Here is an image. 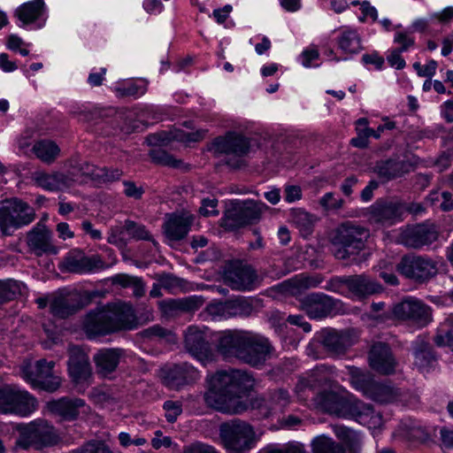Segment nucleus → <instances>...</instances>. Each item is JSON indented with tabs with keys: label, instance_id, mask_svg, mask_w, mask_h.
<instances>
[{
	"label": "nucleus",
	"instance_id": "1",
	"mask_svg": "<svg viewBox=\"0 0 453 453\" xmlns=\"http://www.w3.org/2000/svg\"><path fill=\"white\" fill-rule=\"evenodd\" d=\"M208 383L209 389L204 395L208 406L229 414H240L248 410L242 397L254 386L250 373L242 370L218 371Z\"/></svg>",
	"mask_w": 453,
	"mask_h": 453
},
{
	"label": "nucleus",
	"instance_id": "2",
	"mask_svg": "<svg viewBox=\"0 0 453 453\" xmlns=\"http://www.w3.org/2000/svg\"><path fill=\"white\" fill-rule=\"evenodd\" d=\"M370 237V230L353 221H345L328 234V242L334 257L346 260L362 251Z\"/></svg>",
	"mask_w": 453,
	"mask_h": 453
},
{
	"label": "nucleus",
	"instance_id": "3",
	"mask_svg": "<svg viewBox=\"0 0 453 453\" xmlns=\"http://www.w3.org/2000/svg\"><path fill=\"white\" fill-rule=\"evenodd\" d=\"M219 436L228 453H249L257 441L253 426L241 419L221 424Z\"/></svg>",
	"mask_w": 453,
	"mask_h": 453
},
{
	"label": "nucleus",
	"instance_id": "4",
	"mask_svg": "<svg viewBox=\"0 0 453 453\" xmlns=\"http://www.w3.org/2000/svg\"><path fill=\"white\" fill-rule=\"evenodd\" d=\"M60 440L57 429L46 419H35L27 425L16 441V447L40 449L57 444Z\"/></svg>",
	"mask_w": 453,
	"mask_h": 453
},
{
	"label": "nucleus",
	"instance_id": "5",
	"mask_svg": "<svg viewBox=\"0 0 453 453\" xmlns=\"http://www.w3.org/2000/svg\"><path fill=\"white\" fill-rule=\"evenodd\" d=\"M268 206L260 201L251 199L231 201L225 211L223 226L234 230L258 221Z\"/></svg>",
	"mask_w": 453,
	"mask_h": 453
},
{
	"label": "nucleus",
	"instance_id": "6",
	"mask_svg": "<svg viewBox=\"0 0 453 453\" xmlns=\"http://www.w3.org/2000/svg\"><path fill=\"white\" fill-rule=\"evenodd\" d=\"M54 366V361L40 359L33 364L25 360L20 365V375L33 388L52 393L57 391L62 383L61 377L53 372Z\"/></svg>",
	"mask_w": 453,
	"mask_h": 453
},
{
	"label": "nucleus",
	"instance_id": "7",
	"mask_svg": "<svg viewBox=\"0 0 453 453\" xmlns=\"http://www.w3.org/2000/svg\"><path fill=\"white\" fill-rule=\"evenodd\" d=\"M211 150L215 154L233 156L234 158L226 161V165L232 168H239L242 165V157L250 150V141L242 133L228 131L213 140Z\"/></svg>",
	"mask_w": 453,
	"mask_h": 453
},
{
	"label": "nucleus",
	"instance_id": "8",
	"mask_svg": "<svg viewBox=\"0 0 453 453\" xmlns=\"http://www.w3.org/2000/svg\"><path fill=\"white\" fill-rule=\"evenodd\" d=\"M34 219V209L18 198L5 200L0 205V228L5 235L11 234L12 228L30 224Z\"/></svg>",
	"mask_w": 453,
	"mask_h": 453
},
{
	"label": "nucleus",
	"instance_id": "9",
	"mask_svg": "<svg viewBox=\"0 0 453 453\" xmlns=\"http://www.w3.org/2000/svg\"><path fill=\"white\" fill-rule=\"evenodd\" d=\"M37 408L36 399L14 385L0 388V412L27 416Z\"/></svg>",
	"mask_w": 453,
	"mask_h": 453
},
{
	"label": "nucleus",
	"instance_id": "10",
	"mask_svg": "<svg viewBox=\"0 0 453 453\" xmlns=\"http://www.w3.org/2000/svg\"><path fill=\"white\" fill-rule=\"evenodd\" d=\"M399 273L417 282H425L437 274L436 263L430 257L419 255L403 256L396 265Z\"/></svg>",
	"mask_w": 453,
	"mask_h": 453
},
{
	"label": "nucleus",
	"instance_id": "11",
	"mask_svg": "<svg viewBox=\"0 0 453 453\" xmlns=\"http://www.w3.org/2000/svg\"><path fill=\"white\" fill-rule=\"evenodd\" d=\"M439 237V231L433 223L425 222L401 228L397 242L411 249H422L434 242Z\"/></svg>",
	"mask_w": 453,
	"mask_h": 453
},
{
	"label": "nucleus",
	"instance_id": "12",
	"mask_svg": "<svg viewBox=\"0 0 453 453\" xmlns=\"http://www.w3.org/2000/svg\"><path fill=\"white\" fill-rule=\"evenodd\" d=\"M402 204L391 199H379L367 211L371 224L380 226H391L403 220Z\"/></svg>",
	"mask_w": 453,
	"mask_h": 453
},
{
	"label": "nucleus",
	"instance_id": "13",
	"mask_svg": "<svg viewBox=\"0 0 453 453\" xmlns=\"http://www.w3.org/2000/svg\"><path fill=\"white\" fill-rule=\"evenodd\" d=\"M393 314L400 319L409 320L418 327H423L432 321L431 308L418 299L409 297L396 303Z\"/></svg>",
	"mask_w": 453,
	"mask_h": 453
},
{
	"label": "nucleus",
	"instance_id": "14",
	"mask_svg": "<svg viewBox=\"0 0 453 453\" xmlns=\"http://www.w3.org/2000/svg\"><path fill=\"white\" fill-rule=\"evenodd\" d=\"M186 350L197 361L205 364L213 359V354L209 342L207 328L190 326L184 335Z\"/></svg>",
	"mask_w": 453,
	"mask_h": 453
},
{
	"label": "nucleus",
	"instance_id": "15",
	"mask_svg": "<svg viewBox=\"0 0 453 453\" xmlns=\"http://www.w3.org/2000/svg\"><path fill=\"white\" fill-rule=\"evenodd\" d=\"M107 267L99 255L86 256L81 250H70L62 263V269L68 273H87Z\"/></svg>",
	"mask_w": 453,
	"mask_h": 453
},
{
	"label": "nucleus",
	"instance_id": "16",
	"mask_svg": "<svg viewBox=\"0 0 453 453\" xmlns=\"http://www.w3.org/2000/svg\"><path fill=\"white\" fill-rule=\"evenodd\" d=\"M224 280L232 289L245 291L254 288L257 274L250 265L235 261L226 268Z\"/></svg>",
	"mask_w": 453,
	"mask_h": 453
},
{
	"label": "nucleus",
	"instance_id": "17",
	"mask_svg": "<svg viewBox=\"0 0 453 453\" xmlns=\"http://www.w3.org/2000/svg\"><path fill=\"white\" fill-rule=\"evenodd\" d=\"M250 331L226 330L217 340V351L225 358L241 360L245 343L249 340Z\"/></svg>",
	"mask_w": 453,
	"mask_h": 453
},
{
	"label": "nucleus",
	"instance_id": "18",
	"mask_svg": "<svg viewBox=\"0 0 453 453\" xmlns=\"http://www.w3.org/2000/svg\"><path fill=\"white\" fill-rule=\"evenodd\" d=\"M413 367L423 374L430 373L438 366V356L428 339L418 335L411 343Z\"/></svg>",
	"mask_w": 453,
	"mask_h": 453
},
{
	"label": "nucleus",
	"instance_id": "19",
	"mask_svg": "<svg viewBox=\"0 0 453 453\" xmlns=\"http://www.w3.org/2000/svg\"><path fill=\"white\" fill-rule=\"evenodd\" d=\"M67 372L72 381L78 385L88 382L92 378V368L88 354L78 346L68 348Z\"/></svg>",
	"mask_w": 453,
	"mask_h": 453
},
{
	"label": "nucleus",
	"instance_id": "20",
	"mask_svg": "<svg viewBox=\"0 0 453 453\" xmlns=\"http://www.w3.org/2000/svg\"><path fill=\"white\" fill-rule=\"evenodd\" d=\"M243 349L241 361L251 366L263 365L273 349L268 339L252 332Z\"/></svg>",
	"mask_w": 453,
	"mask_h": 453
},
{
	"label": "nucleus",
	"instance_id": "21",
	"mask_svg": "<svg viewBox=\"0 0 453 453\" xmlns=\"http://www.w3.org/2000/svg\"><path fill=\"white\" fill-rule=\"evenodd\" d=\"M199 377V372L188 363L173 365L162 369L163 382L171 389H179L184 385L197 380Z\"/></svg>",
	"mask_w": 453,
	"mask_h": 453
},
{
	"label": "nucleus",
	"instance_id": "22",
	"mask_svg": "<svg viewBox=\"0 0 453 453\" xmlns=\"http://www.w3.org/2000/svg\"><path fill=\"white\" fill-rule=\"evenodd\" d=\"M368 360L371 368L383 375L395 373L398 365L390 347L382 342L372 346Z\"/></svg>",
	"mask_w": 453,
	"mask_h": 453
},
{
	"label": "nucleus",
	"instance_id": "23",
	"mask_svg": "<svg viewBox=\"0 0 453 453\" xmlns=\"http://www.w3.org/2000/svg\"><path fill=\"white\" fill-rule=\"evenodd\" d=\"M352 397L338 392L324 390L314 396L313 400L322 411L336 417L345 418Z\"/></svg>",
	"mask_w": 453,
	"mask_h": 453
},
{
	"label": "nucleus",
	"instance_id": "24",
	"mask_svg": "<svg viewBox=\"0 0 453 453\" xmlns=\"http://www.w3.org/2000/svg\"><path fill=\"white\" fill-rule=\"evenodd\" d=\"M300 307L311 319H322L332 314L334 300L323 293H311L300 300Z\"/></svg>",
	"mask_w": 453,
	"mask_h": 453
},
{
	"label": "nucleus",
	"instance_id": "25",
	"mask_svg": "<svg viewBox=\"0 0 453 453\" xmlns=\"http://www.w3.org/2000/svg\"><path fill=\"white\" fill-rule=\"evenodd\" d=\"M111 323L106 306H98L88 311L83 321V329L88 338L111 334Z\"/></svg>",
	"mask_w": 453,
	"mask_h": 453
},
{
	"label": "nucleus",
	"instance_id": "26",
	"mask_svg": "<svg viewBox=\"0 0 453 453\" xmlns=\"http://www.w3.org/2000/svg\"><path fill=\"white\" fill-rule=\"evenodd\" d=\"M194 216L188 211L166 214L163 225L164 234L171 241L184 239L190 231Z\"/></svg>",
	"mask_w": 453,
	"mask_h": 453
},
{
	"label": "nucleus",
	"instance_id": "27",
	"mask_svg": "<svg viewBox=\"0 0 453 453\" xmlns=\"http://www.w3.org/2000/svg\"><path fill=\"white\" fill-rule=\"evenodd\" d=\"M27 246L36 256L56 255L58 252V247L53 243L52 234L45 226L37 225L27 237Z\"/></svg>",
	"mask_w": 453,
	"mask_h": 453
},
{
	"label": "nucleus",
	"instance_id": "28",
	"mask_svg": "<svg viewBox=\"0 0 453 453\" xmlns=\"http://www.w3.org/2000/svg\"><path fill=\"white\" fill-rule=\"evenodd\" d=\"M345 418L355 419L359 424L370 429L380 428L382 426V417L373 410L372 405L352 398Z\"/></svg>",
	"mask_w": 453,
	"mask_h": 453
},
{
	"label": "nucleus",
	"instance_id": "29",
	"mask_svg": "<svg viewBox=\"0 0 453 453\" xmlns=\"http://www.w3.org/2000/svg\"><path fill=\"white\" fill-rule=\"evenodd\" d=\"M85 408H88L85 401L78 397H61L47 403L48 411L65 421L77 419Z\"/></svg>",
	"mask_w": 453,
	"mask_h": 453
},
{
	"label": "nucleus",
	"instance_id": "30",
	"mask_svg": "<svg viewBox=\"0 0 453 453\" xmlns=\"http://www.w3.org/2000/svg\"><path fill=\"white\" fill-rule=\"evenodd\" d=\"M84 306L81 296L78 292L59 293L50 303V310L53 316L65 319Z\"/></svg>",
	"mask_w": 453,
	"mask_h": 453
},
{
	"label": "nucleus",
	"instance_id": "31",
	"mask_svg": "<svg viewBox=\"0 0 453 453\" xmlns=\"http://www.w3.org/2000/svg\"><path fill=\"white\" fill-rule=\"evenodd\" d=\"M289 395L287 390L279 389L270 395L268 398L257 396L250 400V405L257 410L263 418H269L274 411H280L288 403Z\"/></svg>",
	"mask_w": 453,
	"mask_h": 453
},
{
	"label": "nucleus",
	"instance_id": "32",
	"mask_svg": "<svg viewBox=\"0 0 453 453\" xmlns=\"http://www.w3.org/2000/svg\"><path fill=\"white\" fill-rule=\"evenodd\" d=\"M124 357L125 349L120 348L99 349L93 357L96 373L103 378L109 377L116 371L121 358Z\"/></svg>",
	"mask_w": 453,
	"mask_h": 453
},
{
	"label": "nucleus",
	"instance_id": "33",
	"mask_svg": "<svg viewBox=\"0 0 453 453\" xmlns=\"http://www.w3.org/2000/svg\"><path fill=\"white\" fill-rule=\"evenodd\" d=\"M335 373L334 367L321 365L312 369L306 377L299 380L296 388L297 393L330 385Z\"/></svg>",
	"mask_w": 453,
	"mask_h": 453
},
{
	"label": "nucleus",
	"instance_id": "34",
	"mask_svg": "<svg viewBox=\"0 0 453 453\" xmlns=\"http://www.w3.org/2000/svg\"><path fill=\"white\" fill-rule=\"evenodd\" d=\"M207 311L215 319L217 318L247 317L253 311L252 305L244 299H234L226 303L210 304Z\"/></svg>",
	"mask_w": 453,
	"mask_h": 453
},
{
	"label": "nucleus",
	"instance_id": "35",
	"mask_svg": "<svg viewBox=\"0 0 453 453\" xmlns=\"http://www.w3.org/2000/svg\"><path fill=\"white\" fill-rule=\"evenodd\" d=\"M109 311L111 334L121 330H131L135 326L136 317L131 305L119 303L106 305Z\"/></svg>",
	"mask_w": 453,
	"mask_h": 453
},
{
	"label": "nucleus",
	"instance_id": "36",
	"mask_svg": "<svg viewBox=\"0 0 453 453\" xmlns=\"http://www.w3.org/2000/svg\"><path fill=\"white\" fill-rule=\"evenodd\" d=\"M203 304L201 296H188L178 299H166L159 302V309L165 316L174 317L180 312H189L198 310Z\"/></svg>",
	"mask_w": 453,
	"mask_h": 453
},
{
	"label": "nucleus",
	"instance_id": "37",
	"mask_svg": "<svg viewBox=\"0 0 453 453\" xmlns=\"http://www.w3.org/2000/svg\"><path fill=\"white\" fill-rule=\"evenodd\" d=\"M410 165L404 160L388 158L377 161L372 168L382 182L400 178L409 172Z\"/></svg>",
	"mask_w": 453,
	"mask_h": 453
},
{
	"label": "nucleus",
	"instance_id": "38",
	"mask_svg": "<svg viewBox=\"0 0 453 453\" xmlns=\"http://www.w3.org/2000/svg\"><path fill=\"white\" fill-rule=\"evenodd\" d=\"M321 274H304L301 273L285 280L281 286L285 292L292 296H298L303 291L317 288L323 281Z\"/></svg>",
	"mask_w": 453,
	"mask_h": 453
},
{
	"label": "nucleus",
	"instance_id": "39",
	"mask_svg": "<svg viewBox=\"0 0 453 453\" xmlns=\"http://www.w3.org/2000/svg\"><path fill=\"white\" fill-rule=\"evenodd\" d=\"M394 436L403 441L424 442L429 439V432L419 421L406 419L398 426Z\"/></svg>",
	"mask_w": 453,
	"mask_h": 453
},
{
	"label": "nucleus",
	"instance_id": "40",
	"mask_svg": "<svg viewBox=\"0 0 453 453\" xmlns=\"http://www.w3.org/2000/svg\"><path fill=\"white\" fill-rule=\"evenodd\" d=\"M346 287L358 298L373 295L382 290L380 284L365 274L347 276Z\"/></svg>",
	"mask_w": 453,
	"mask_h": 453
},
{
	"label": "nucleus",
	"instance_id": "41",
	"mask_svg": "<svg viewBox=\"0 0 453 453\" xmlns=\"http://www.w3.org/2000/svg\"><path fill=\"white\" fill-rule=\"evenodd\" d=\"M33 180L35 184L49 191H58L69 188L72 180L65 174L58 172L46 173L38 171L33 173Z\"/></svg>",
	"mask_w": 453,
	"mask_h": 453
},
{
	"label": "nucleus",
	"instance_id": "42",
	"mask_svg": "<svg viewBox=\"0 0 453 453\" xmlns=\"http://www.w3.org/2000/svg\"><path fill=\"white\" fill-rule=\"evenodd\" d=\"M45 12L43 0H31L19 5L15 10L14 16L21 23L19 27H25L42 18Z\"/></svg>",
	"mask_w": 453,
	"mask_h": 453
},
{
	"label": "nucleus",
	"instance_id": "43",
	"mask_svg": "<svg viewBox=\"0 0 453 453\" xmlns=\"http://www.w3.org/2000/svg\"><path fill=\"white\" fill-rule=\"evenodd\" d=\"M146 140L150 145L157 147L164 143L165 141V134H153L148 135ZM150 156L153 162L159 165L173 167H178L180 165V161L175 159L172 155L161 148L151 149L150 151Z\"/></svg>",
	"mask_w": 453,
	"mask_h": 453
},
{
	"label": "nucleus",
	"instance_id": "44",
	"mask_svg": "<svg viewBox=\"0 0 453 453\" xmlns=\"http://www.w3.org/2000/svg\"><path fill=\"white\" fill-rule=\"evenodd\" d=\"M322 345L331 355L339 356L345 353L350 342L349 335L344 332L328 330L323 335Z\"/></svg>",
	"mask_w": 453,
	"mask_h": 453
},
{
	"label": "nucleus",
	"instance_id": "45",
	"mask_svg": "<svg viewBox=\"0 0 453 453\" xmlns=\"http://www.w3.org/2000/svg\"><path fill=\"white\" fill-rule=\"evenodd\" d=\"M337 44L345 54H357L362 50V40L358 32L350 27H343L340 30Z\"/></svg>",
	"mask_w": 453,
	"mask_h": 453
},
{
	"label": "nucleus",
	"instance_id": "46",
	"mask_svg": "<svg viewBox=\"0 0 453 453\" xmlns=\"http://www.w3.org/2000/svg\"><path fill=\"white\" fill-rule=\"evenodd\" d=\"M398 395V390L391 385L380 383L375 380L366 397L375 402L387 403L395 401Z\"/></svg>",
	"mask_w": 453,
	"mask_h": 453
},
{
	"label": "nucleus",
	"instance_id": "47",
	"mask_svg": "<svg viewBox=\"0 0 453 453\" xmlns=\"http://www.w3.org/2000/svg\"><path fill=\"white\" fill-rule=\"evenodd\" d=\"M291 221L303 237H308L313 232L315 217L302 209H294L290 212Z\"/></svg>",
	"mask_w": 453,
	"mask_h": 453
},
{
	"label": "nucleus",
	"instance_id": "48",
	"mask_svg": "<svg viewBox=\"0 0 453 453\" xmlns=\"http://www.w3.org/2000/svg\"><path fill=\"white\" fill-rule=\"evenodd\" d=\"M348 370L350 376V383L353 388L362 392L363 395L366 396L375 381L372 375L355 366H349Z\"/></svg>",
	"mask_w": 453,
	"mask_h": 453
},
{
	"label": "nucleus",
	"instance_id": "49",
	"mask_svg": "<svg viewBox=\"0 0 453 453\" xmlns=\"http://www.w3.org/2000/svg\"><path fill=\"white\" fill-rule=\"evenodd\" d=\"M311 448L312 453H346L342 444L325 434L314 437L311 441Z\"/></svg>",
	"mask_w": 453,
	"mask_h": 453
},
{
	"label": "nucleus",
	"instance_id": "50",
	"mask_svg": "<svg viewBox=\"0 0 453 453\" xmlns=\"http://www.w3.org/2000/svg\"><path fill=\"white\" fill-rule=\"evenodd\" d=\"M33 151L40 160L50 164L57 158L60 150L54 142L42 140L35 143Z\"/></svg>",
	"mask_w": 453,
	"mask_h": 453
},
{
	"label": "nucleus",
	"instance_id": "51",
	"mask_svg": "<svg viewBox=\"0 0 453 453\" xmlns=\"http://www.w3.org/2000/svg\"><path fill=\"white\" fill-rule=\"evenodd\" d=\"M21 292V284L14 280H0V303L16 298Z\"/></svg>",
	"mask_w": 453,
	"mask_h": 453
},
{
	"label": "nucleus",
	"instance_id": "52",
	"mask_svg": "<svg viewBox=\"0 0 453 453\" xmlns=\"http://www.w3.org/2000/svg\"><path fill=\"white\" fill-rule=\"evenodd\" d=\"M333 431L344 447L353 448L358 441L357 433L344 426L335 425L333 426Z\"/></svg>",
	"mask_w": 453,
	"mask_h": 453
},
{
	"label": "nucleus",
	"instance_id": "53",
	"mask_svg": "<svg viewBox=\"0 0 453 453\" xmlns=\"http://www.w3.org/2000/svg\"><path fill=\"white\" fill-rule=\"evenodd\" d=\"M428 200L432 204H435L436 203H440L439 207L443 211H449L453 210V193L450 191H432L428 195Z\"/></svg>",
	"mask_w": 453,
	"mask_h": 453
},
{
	"label": "nucleus",
	"instance_id": "54",
	"mask_svg": "<svg viewBox=\"0 0 453 453\" xmlns=\"http://www.w3.org/2000/svg\"><path fill=\"white\" fill-rule=\"evenodd\" d=\"M97 174H96V180L99 182H113L120 179L123 174L122 170L119 168H107V167H100V170H97Z\"/></svg>",
	"mask_w": 453,
	"mask_h": 453
},
{
	"label": "nucleus",
	"instance_id": "55",
	"mask_svg": "<svg viewBox=\"0 0 453 453\" xmlns=\"http://www.w3.org/2000/svg\"><path fill=\"white\" fill-rule=\"evenodd\" d=\"M116 91L120 96H141L146 92L145 85H138L134 82L127 83L116 88Z\"/></svg>",
	"mask_w": 453,
	"mask_h": 453
},
{
	"label": "nucleus",
	"instance_id": "56",
	"mask_svg": "<svg viewBox=\"0 0 453 453\" xmlns=\"http://www.w3.org/2000/svg\"><path fill=\"white\" fill-rule=\"evenodd\" d=\"M125 228L129 235L141 240H150V234L144 226L132 220H126Z\"/></svg>",
	"mask_w": 453,
	"mask_h": 453
},
{
	"label": "nucleus",
	"instance_id": "57",
	"mask_svg": "<svg viewBox=\"0 0 453 453\" xmlns=\"http://www.w3.org/2000/svg\"><path fill=\"white\" fill-rule=\"evenodd\" d=\"M394 42L400 45L396 50L404 52L414 46L415 39L408 31H397L394 36Z\"/></svg>",
	"mask_w": 453,
	"mask_h": 453
},
{
	"label": "nucleus",
	"instance_id": "58",
	"mask_svg": "<svg viewBox=\"0 0 453 453\" xmlns=\"http://www.w3.org/2000/svg\"><path fill=\"white\" fill-rule=\"evenodd\" d=\"M165 411V418L168 422L173 423L182 412L181 403L174 401H166L163 405Z\"/></svg>",
	"mask_w": 453,
	"mask_h": 453
},
{
	"label": "nucleus",
	"instance_id": "59",
	"mask_svg": "<svg viewBox=\"0 0 453 453\" xmlns=\"http://www.w3.org/2000/svg\"><path fill=\"white\" fill-rule=\"evenodd\" d=\"M319 203L326 210H337L342 208L343 201L336 197L334 193L328 192L320 198Z\"/></svg>",
	"mask_w": 453,
	"mask_h": 453
},
{
	"label": "nucleus",
	"instance_id": "60",
	"mask_svg": "<svg viewBox=\"0 0 453 453\" xmlns=\"http://www.w3.org/2000/svg\"><path fill=\"white\" fill-rule=\"evenodd\" d=\"M264 453H306L304 446L300 442H289L279 448H273Z\"/></svg>",
	"mask_w": 453,
	"mask_h": 453
},
{
	"label": "nucleus",
	"instance_id": "61",
	"mask_svg": "<svg viewBox=\"0 0 453 453\" xmlns=\"http://www.w3.org/2000/svg\"><path fill=\"white\" fill-rule=\"evenodd\" d=\"M181 453H219V452L211 445L196 441V442L184 446Z\"/></svg>",
	"mask_w": 453,
	"mask_h": 453
},
{
	"label": "nucleus",
	"instance_id": "62",
	"mask_svg": "<svg viewBox=\"0 0 453 453\" xmlns=\"http://www.w3.org/2000/svg\"><path fill=\"white\" fill-rule=\"evenodd\" d=\"M78 453H113L111 449L100 441L89 442L84 445Z\"/></svg>",
	"mask_w": 453,
	"mask_h": 453
},
{
	"label": "nucleus",
	"instance_id": "63",
	"mask_svg": "<svg viewBox=\"0 0 453 453\" xmlns=\"http://www.w3.org/2000/svg\"><path fill=\"white\" fill-rule=\"evenodd\" d=\"M124 185V194L127 197H131L134 199H140L144 193V189L142 186H137L134 182L125 180L123 182Z\"/></svg>",
	"mask_w": 453,
	"mask_h": 453
},
{
	"label": "nucleus",
	"instance_id": "64",
	"mask_svg": "<svg viewBox=\"0 0 453 453\" xmlns=\"http://www.w3.org/2000/svg\"><path fill=\"white\" fill-rule=\"evenodd\" d=\"M434 342L438 347H449L453 350V334L451 331L437 332L434 337Z\"/></svg>",
	"mask_w": 453,
	"mask_h": 453
}]
</instances>
